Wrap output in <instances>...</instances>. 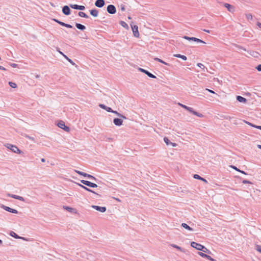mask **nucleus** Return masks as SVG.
<instances>
[{"instance_id":"nucleus-57","label":"nucleus","mask_w":261,"mask_h":261,"mask_svg":"<svg viewBox=\"0 0 261 261\" xmlns=\"http://www.w3.org/2000/svg\"><path fill=\"white\" fill-rule=\"evenodd\" d=\"M173 147H175V146H177V144L175 143H173V142H171V144H170Z\"/></svg>"},{"instance_id":"nucleus-42","label":"nucleus","mask_w":261,"mask_h":261,"mask_svg":"<svg viewBox=\"0 0 261 261\" xmlns=\"http://www.w3.org/2000/svg\"><path fill=\"white\" fill-rule=\"evenodd\" d=\"M53 20L55 22L58 23V24H59L60 25H61L62 26V24L63 23V22L62 21H60L59 20L57 19H56V18H54L53 19Z\"/></svg>"},{"instance_id":"nucleus-53","label":"nucleus","mask_w":261,"mask_h":261,"mask_svg":"<svg viewBox=\"0 0 261 261\" xmlns=\"http://www.w3.org/2000/svg\"><path fill=\"white\" fill-rule=\"evenodd\" d=\"M87 182V180H84V179L81 180V182L83 184L85 185H86V182Z\"/></svg>"},{"instance_id":"nucleus-40","label":"nucleus","mask_w":261,"mask_h":261,"mask_svg":"<svg viewBox=\"0 0 261 261\" xmlns=\"http://www.w3.org/2000/svg\"><path fill=\"white\" fill-rule=\"evenodd\" d=\"M9 85L13 88H15L17 87V85L16 83H13L12 82H9Z\"/></svg>"},{"instance_id":"nucleus-50","label":"nucleus","mask_w":261,"mask_h":261,"mask_svg":"<svg viewBox=\"0 0 261 261\" xmlns=\"http://www.w3.org/2000/svg\"><path fill=\"white\" fill-rule=\"evenodd\" d=\"M119 117L121 119H126L127 118L123 115L120 114V115H119Z\"/></svg>"},{"instance_id":"nucleus-35","label":"nucleus","mask_w":261,"mask_h":261,"mask_svg":"<svg viewBox=\"0 0 261 261\" xmlns=\"http://www.w3.org/2000/svg\"><path fill=\"white\" fill-rule=\"evenodd\" d=\"M201 251L203 252V253H207V254H212V252L211 251L208 250V249H207L205 246H203V248L202 249Z\"/></svg>"},{"instance_id":"nucleus-3","label":"nucleus","mask_w":261,"mask_h":261,"mask_svg":"<svg viewBox=\"0 0 261 261\" xmlns=\"http://www.w3.org/2000/svg\"><path fill=\"white\" fill-rule=\"evenodd\" d=\"M57 125L59 127L63 129L65 131L68 132L70 130V128L65 125V122L62 120H60L57 123Z\"/></svg>"},{"instance_id":"nucleus-6","label":"nucleus","mask_w":261,"mask_h":261,"mask_svg":"<svg viewBox=\"0 0 261 261\" xmlns=\"http://www.w3.org/2000/svg\"><path fill=\"white\" fill-rule=\"evenodd\" d=\"M131 28L133 32V35L135 37L138 38L139 37V33L138 31V27L136 24H131Z\"/></svg>"},{"instance_id":"nucleus-12","label":"nucleus","mask_w":261,"mask_h":261,"mask_svg":"<svg viewBox=\"0 0 261 261\" xmlns=\"http://www.w3.org/2000/svg\"><path fill=\"white\" fill-rule=\"evenodd\" d=\"M92 208L96 210L97 211L100 212L101 213H104L106 211L107 208L106 206H100L98 205H93L91 206Z\"/></svg>"},{"instance_id":"nucleus-54","label":"nucleus","mask_w":261,"mask_h":261,"mask_svg":"<svg viewBox=\"0 0 261 261\" xmlns=\"http://www.w3.org/2000/svg\"><path fill=\"white\" fill-rule=\"evenodd\" d=\"M121 11H124L125 10V6L124 5H121Z\"/></svg>"},{"instance_id":"nucleus-20","label":"nucleus","mask_w":261,"mask_h":261,"mask_svg":"<svg viewBox=\"0 0 261 261\" xmlns=\"http://www.w3.org/2000/svg\"><path fill=\"white\" fill-rule=\"evenodd\" d=\"M90 14L93 17H96L98 15V10L96 9H93L89 11Z\"/></svg>"},{"instance_id":"nucleus-24","label":"nucleus","mask_w":261,"mask_h":261,"mask_svg":"<svg viewBox=\"0 0 261 261\" xmlns=\"http://www.w3.org/2000/svg\"><path fill=\"white\" fill-rule=\"evenodd\" d=\"M193 177L195 179H199V180H202V181H204L205 183H207V181L205 178L201 177L198 174H194L193 175Z\"/></svg>"},{"instance_id":"nucleus-9","label":"nucleus","mask_w":261,"mask_h":261,"mask_svg":"<svg viewBox=\"0 0 261 261\" xmlns=\"http://www.w3.org/2000/svg\"><path fill=\"white\" fill-rule=\"evenodd\" d=\"M191 246L193 248L196 249L197 250L201 251L203 246L200 244L197 243L195 242H192L191 243Z\"/></svg>"},{"instance_id":"nucleus-8","label":"nucleus","mask_w":261,"mask_h":261,"mask_svg":"<svg viewBox=\"0 0 261 261\" xmlns=\"http://www.w3.org/2000/svg\"><path fill=\"white\" fill-rule=\"evenodd\" d=\"M186 110L188 111L189 112L192 113L193 115H196L200 118L203 117V114L194 111L192 108L188 107L187 108H186Z\"/></svg>"},{"instance_id":"nucleus-34","label":"nucleus","mask_w":261,"mask_h":261,"mask_svg":"<svg viewBox=\"0 0 261 261\" xmlns=\"http://www.w3.org/2000/svg\"><path fill=\"white\" fill-rule=\"evenodd\" d=\"M120 24L123 28H125L126 29H128V28H129L128 25H127V24L125 22H124L123 21H120Z\"/></svg>"},{"instance_id":"nucleus-30","label":"nucleus","mask_w":261,"mask_h":261,"mask_svg":"<svg viewBox=\"0 0 261 261\" xmlns=\"http://www.w3.org/2000/svg\"><path fill=\"white\" fill-rule=\"evenodd\" d=\"M173 56H174V57H177V58H180V59H182L184 61H186L187 59V57L186 56L182 55H180V54H175Z\"/></svg>"},{"instance_id":"nucleus-29","label":"nucleus","mask_w":261,"mask_h":261,"mask_svg":"<svg viewBox=\"0 0 261 261\" xmlns=\"http://www.w3.org/2000/svg\"><path fill=\"white\" fill-rule=\"evenodd\" d=\"M171 245L173 248H175L178 249V250L180 251L181 252H184V253L186 252V250L185 249L182 248L180 247H179V246H177L176 245L171 244Z\"/></svg>"},{"instance_id":"nucleus-51","label":"nucleus","mask_w":261,"mask_h":261,"mask_svg":"<svg viewBox=\"0 0 261 261\" xmlns=\"http://www.w3.org/2000/svg\"><path fill=\"white\" fill-rule=\"evenodd\" d=\"M178 105L181 106L182 108H183L184 109H186V108H187L188 106L185 105H183L182 103H178Z\"/></svg>"},{"instance_id":"nucleus-45","label":"nucleus","mask_w":261,"mask_h":261,"mask_svg":"<svg viewBox=\"0 0 261 261\" xmlns=\"http://www.w3.org/2000/svg\"><path fill=\"white\" fill-rule=\"evenodd\" d=\"M242 183L244 184H252V183L248 180H246V179H244L242 180Z\"/></svg>"},{"instance_id":"nucleus-48","label":"nucleus","mask_w":261,"mask_h":261,"mask_svg":"<svg viewBox=\"0 0 261 261\" xmlns=\"http://www.w3.org/2000/svg\"><path fill=\"white\" fill-rule=\"evenodd\" d=\"M111 113H113L114 114H115L117 116H119L120 115V113L118 112L117 111H114L112 110V112H110Z\"/></svg>"},{"instance_id":"nucleus-64","label":"nucleus","mask_w":261,"mask_h":261,"mask_svg":"<svg viewBox=\"0 0 261 261\" xmlns=\"http://www.w3.org/2000/svg\"><path fill=\"white\" fill-rule=\"evenodd\" d=\"M41 161L42 162H45V159L42 158V159H41Z\"/></svg>"},{"instance_id":"nucleus-41","label":"nucleus","mask_w":261,"mask_h":261,"mask_svg":"<svg viewBox=\"0 0 261 261\" xmlns=\"http://www.w3.org/2000/svg\"><path fill=\"white\" fill-rule=\"evenodd\" d=\"M62 26L66 27L67 28H73V27L71 24L65 23L64 22L62 24Z\"/></svg>"},{"instance_id":"nucleus-49","label":"nucleus","mask_w":261,"mask_h":261,"mask_svg":"<svg viewBox=\"0 0 261 261\" xmlns=\"http://www.w3.org/2000/svg\"><path fill=\"white\" fill-rule=\"evenodd\" d=\"M255 68L258 71H261V64H259L258 65H257Z\"/></svg>"},{"instance_id":"nucleus-39","label":"nucleus","mask_w":261,"mask_h":261,"mask_svg":"<svg viewBox=\"0 0 261 261\" xmlns=\"http://www.w3.org/2000/svg\"><path fill=\"white\" fill-rule=\"evenodd\" d=\"M193 41L197 42H198V43H203V44H205L206 43L204 41H203V40H201L200 39L195 38V37H194V40Z\"/></svg>"},{"instance_id":"nucleus-33","label":"nucleus","mask_w":261,"mask_h":261,"mask_svg":"<svg viewBox=\"0 0 261 261\" xmlns=\"http://www.w3.org/2000/svg\"><path fill=\"white\" fill-rule=\"evenodd\" d=\"M78 15L79 16L81 17H84V18H88L89 16L88 15H87L85 13L83 12H79V13H78Z\"/></svg>"},{"instance_id":"nucleus-18","label":"nucleus","mask_w":261,"mask_h":261,"mask_svg":"<svg viewBox=\"0 0 261 261\" xmlns=\"http://www.w3.org/2000/svg\"><path fill=\"white\" fill-rule=\"evenodd\" d=\"M224 6L230 12L233 13L235 11L234 7L229 4L225 3Z\"/></svg>"},{"instance_id":"nucleus-14","label":"nucleus","mask_w":261,"mask_h":261,"mask_svg":"<svg viewBox=\"0 0 261 261\" xmlns=\"http://www.w3.org/2000/svg\"><path fill=\"white\" fill-rule=\"evenodd\" d=\"M198 254L202 257H204V258H206V259L211 260V261H216V259H215L214 258H212L211 256L208 255V254H206L203 252H198Z\"/></svg>"},{"instance_id":"nucleus-25","label":"nucleus","mask_w":261,"mask_h":261,"mask_svg":"<svg viewBox=\"0 0 261 261\" xmlns=\"http://www.w3.org/2000/svg\"><path fill=\"white\" fill-rule=\"evenodd\" d=\"M230 167L242 174H244L245 175H247L248 174L245 172V171H243V170H240V169L238 168L236 166H234V165H230Z\"/></svg>"},{"instance_id":"nucleus-63","label":"nucleus","mask_w":261,"mask_h":261,"mask_svg":"<svg viewBox=\"0 0 261 261\" xmlns=\"http://www.w3.org/2000/svg\"><path fill=\"white\" fill-rule=\"evenodd\" d=\"M257 147L258 148L261 149V145H257Z\"/></svg>"},{"instance_id":"nucleus-58","label":"nucleus","mask_w":261,"mask_h":261,"mask_svg":"<svg viewBox=\"0 0 261 261\" xmlns=\"http://www.w3.org/2000/svg\"><path fill=\"white\" fill-rule=\"evenodd\" d=\"M257 25L259 28H261V23L259 22H257Z\"/></svg>"},{"instance_id":"nucleus-1","label":"nucleus","mask_w":261,"mask_h":261,"mask_svg":"<svg viewBox=\"0 0 261 261\" xmlns=\"http://www.w3.org/2000/svg\"><path fill=\"white\" fill-rule=\"evenodd\" d=\"M75 171L77 173H78L79 175H82L85 177H87L89 179H92L97 183H99V182H100V181L99 180H98V179H97L96 178H95L94 176H93L92 175L89 174L88 173H85V172L79 171V170H75Z\"/></svg>"},{"instance_id":"nucleus-37","label":"nucleus","mask_w":261,"mask_h":261,"mask_svg":"<svg viewBox=\"0 0 261 261\" xmlns=\"http://www.w3.org/2000/svg\"><path fill=\"white\" fill-rule=\"evenodd\" d=\"M164 141L167 145H169L171 144V142L166 137H164Z\"/></svg>"},{"instance_id":"nucleus-61","label":"nucleus","mask_w":261,"mask_h":261,"mask_svg":"<svg viewBox=\"0 0 261 261\" xmlns=\"http://www.w3.org/2000/svg\"><path fill=\"white\" fill-rule=\"evenodd\" d=\"M243 121H244V122L245 123H246V124H248H248H249V122H248V121H246V120H243Z\"/></svg>"},{"instance_id":"nucleus-59","label":"nucleus","mask_w":261,"mask_h":261,"mask_svg":"<svg viewBox=\"0 0 261 261\" xmlns=\"http://www.w3.org/2000/svg\"><path fill=\"white\" fill-rule=\"evenodd\" d=\"M0 69L3 70H6V69L2 66H0Z\"/></svg>"},{"instance_id":"nucleus-28","label":"nucleus","mask_w":261,"mask_h":261,"mask_svg":"<svg viewBox=\"0 0 261 261\" xmlns=\"http://www.w3.org/2000/svg\"><path fill=\"white\" fill-rule=\"evenodd\" d=\"M75 27L81 31H84L86 29V27L84 25H83L79 23H75Z\"/></svg>"},{"instance_id":"nucleus-52","label":"nucleus","mask_w":261,"mask_h":261,"mask_svg":"<svg viewBox=\"0 0 261 261\" xmlns=\"http://www.w3.org/2000/svg\"><path fill=\"white\" fill-rule=\"evenodd\" d=\"M10 65L13 68H16L18 66V65L15 63H11Z\"/></svg>"},{"instance_id":"nucleus-44","label":"nucleus","mask_w":261,"mask_h":261,"mask_svg":"<svg viewBox=\"0 0 261 261\" xmlns=\"http://www.w3.org/2000/svg\"><path fill=\"white\" fill-rule=\"evenodd\" d=\"M256 249L257 251L261 253V246L260 245H256Z\"/></svg>"},{"instance_id":"nucleus-32","label":"nucleus","mask_w":261,"mask_h":261,"mask_svg":"<svg viewBox=\"0 0 261 261\" xmlns=\"http://www.w3.org/2000/svg\"><path fill=\"white\" fill-rule=\"evenodd\" d=\"M82 188L84 189V190H85L86 191H88V192H91V193H94V194H96V195H99V196L100 195H99L98 194H97V193H96L95 192H94L93 190L87 188V187L86 186H83L82 187Z\"/></svg>"},{"instance_id":"nucleus-47","label":"nucleus","mask_w":261,"mask_h":261,"mask_svg":"<svg viewBox=\"0 0 261 261\" xmlns=\"http://www.w3.org/2000/svg\"><path fill=\"white\" fill-rule=\"evenodd\" d=\"M197 66H198L199 67L201 68L202 69H204L205 68L204 65H203L202 63H198Z\"/></svg>"},{"instance_id":"nucleus-11","label":"nucleus","mask_w":261,"mask_h":261,"mask_svg":"<svg viewBox=\"0 0 261 261\" xmlns=\"http://www.w3.org/2000/svg\"><path fill=\"white\" fill-rule=\"evenodd\" d=\"M70 6L65 5L62 8V12L65 15H69L71 13V10L70 9Z\"/></svg>"},{"instance_id":"nucleus-46","label":"nucleus","mask_w":261,"mask_h":261,"mask_svg":"<svg viewBox=\"0 0 261 261\" xmlns=\"http://www.w3.org/2000/svg\"><path fill=\"white\" fill-rule=\"evenodd\" d=\"M246 16L248 19H252V15L251 14H246Z\"/></svg>"},{"instance_id":"nucleus-60","label":"nucleus","mask_w":261,"mask_h":261,"mask_svg":"<svg viewBox=\"0 0 261 261\" xmlns=\"http://www.w3.org/2000/svg\"><path fill=\"white\" fill-rule=\"evenodd\" d=\"M256 128H257V129H259L261 130V126H260V125H256Z\"/></svg>"},{"instance_id":"nucleus-31","label":"nucleus","mask_w":261,"mask_h":261,"mask_svg":"<svg viewBox=\"0 0 261 261\" xmlns=\"http://www.w3.org/2000/svg\"><path fill=\"white\" fill-rule=\"evenodd\" d=\"M181 226L182 227H183L184 228H185V229L188 230H190V231H193V229L192 228H191V227H190L188 224H187L186 223H182L181 225Z\"/></svg>"},{"instance_id":"nucleus-15","label":"nucleus","mask_w":261,"mask_h":261,"mask_svg":"<svg viewBox=\"0 0 261 261\" xmlns=\"http://www.w3.org/2000/svg\"><path fill=\"white\" fill-rule=\"evenodd\" d=\"M113 123L116 126H120L123 124V120L120 118H115L113 119Z\"/></svg>"},{"instance_id":"nucleus-21","label":"nucleus","mask_w":261,"mask_h":261,"mask_svg":"<svg viewBox=\"0 0 261 261\" xmlns=\"http://www.w3.org/2000/svg\"><path fill=\"white\" fill-rule=\"evenodd\" d=\"M9 234H10L11 237H13V238H15V239H19L24 240V238L19 236L17 233H16L15 232H14V231H11L10 232Z\"/></svg>"},{"instance_id":"nucleus-4","label":"nucleus","mask_w":261,"mask_h":261,"mask_svg":"<svg viewBox=\"0 0 261 261\" xmlns=\"http://www.w3.org/2000/svg\"><path fill=\"white\" fill-rule=\"evenodd\" d=\"M1 207L5 211L13 214H18V212L15 209L12 208L9 206H6L4 204H1Z\"/></svg>"},{"instance_id":"nucleus-5","label":"nucleus","mask_w":261,"mask_h":261,"mask_svg":"<svg viewBox=\"0 0 261 261\" xmlns=\"http://www.w3.org/2000/svg\"><path fill=\"white\" fill-rule=\"evenodd\" d=\"M107 12L110 14H114L116 13V9L114 5H109L107 8Z\"/></svg>"},{"instance_id":"nucleus-56","label":"nucleus","mask_w":261,"mask_h":261,"mask_svg":"<svg viewBox=\"0 0 261 261\" xmlns=\"http://www.w3.org/2000/svg\"><path fill=\"white\" fill-rule=\"evenodd\" d=\"M206 90H207L210 93H214V94L215 93V92L214 91H213L212 90L208 89H206Z\"/></svg>"},{"instance_id":"nucleus-22","label":"nucleus","mask_w":261,"mask_h":261,"mask_svg":"<svg viewBox=\"0 0 261 261\" xmlns=\"http://www.w3.org/2000/svg\"><path fill=\"white\" fill-rule=\"evenodd\" d=\"M58 50L59 52V53L60 54H61L70 63H71L72 65H75V63H74V62L71 59L69 58L66 55L64 54L62 51H60L59 50Z\"/></svg>"},{"instance_id":"nucleus-26","label":"nucleus","mask_w":261,"mask_h":261,"mask_svg":"<svg viewBox=\"0 0 261 261\" xmlns=\"http://www.w3.org/2000/svg\"><path fill=\"white\" fill-rule=\"evenodd\" d=\"M237 100L240 102L245 103L247 102V99L245 98L240 95L237 96Z\"/></svg>"},{"instance_id":"nucleus-16","label":"nucleus","mask_w":261,"mask_h":261,"mask_svg":"<svg viewBox=\"0 0 261 261\" xmlns=\"http://www.w3.org/2000/svg\"><path fill=\"white\" fill-rule=\"evenodd\" d=\"M7 196L8 197H11V198H13L14 199L20 200L21 201H25L24 198L23 197H21V196H18V195L11 194H8Z\"/></svg>"},{"instance_id":"nucleus-38","label":"nucleus","mask_w":261,"mask_h":261,"mask_svg":"<svg viewBox=\"0 0 261 261\" xmlns=\"http://www.w3.org/2000/svg\"><path fill=\"white\" fill-rule=\"evenodd\" d=\"M183 38H184L187 40H189V41H194V37H189L187 36H184L183 37Z\"/></svg>"},{"instance_id":"nucleus-13","label":"nucleus","mask_w":261,"mask_h":261,"mask_svg":"<svg viewBox=\"0 0 261 261\" xmlns=\"http://www.w3.org/2000/svg\"><path fill=\"white\" fill-rule=\"evenodd\" d=\"M70 7L75 10H84L85 7L82 5H78L77 4H70Z\"/></svg>"},{"instance_id":"nucleus-2","label":"nucleus","mask_w":261,"mask_h":261,"mask_svg":"<svg viewBox=\"0 0 261 261\" xmlns=\"http://www.w3.org/2000/svg\"><path fill=\"white\" fill-rule=\"evenodd\" d=\"M7 148L10 149L12 152L14 153H17L19 154H21L23 153L22 151H21L16 146L13 145L12 144H8L7 146Z\"/></svg>"},{"instance_id":"nucleus-27","label":"nucleus","mask_w":261,"mask_h":261,"mask_svg":"<svg viewBox=\"0 0 261 261\" xmlns=\"http://www.w3.org/2000/svg\"><path fill=\"white\" fill-rule=\"evenodd\" d=\"M86 186H87L89 187H90V188H97V184L92 182L88 180H87Z\"/></svg>"},{"instance_id":"nucleus-10","label":"nucleus","mask_w":261,"mask_h":261,"mask_svg":"<svg viewBox=\"0 0 261 261\" xmlns=\"http://www.w3.org/2000/svg\"><path fill=\"white\" fill-rule=\"evenodd\" d=\"M138 70L140 71L145 73V74H146L148 76H149L150 78H152V79L156 78V77L154 75H153V74H152L151 73H150V72H149L147 70H145V69H143L142 68H139Z\"/></svg>"},{"instance_id":"nucleus-43","label":"nucleus","mask_w":261,"mask_h":261,"mask_svg":"<svg viewBox=\"0 0 261 261\" xmlns=\"http://www.w3.org/2000/svg\"><path fill=\"white\" fill-rule=\"evenodd\" d=\"M235 46L239 49H243V50H245L246 51V48H244L243 47L240 46V45H237V44H235Z\"/></svg>"},{"instance_id":"nucleus-36","label":"nucleus","mask_w":261,"mask_h":261,"mask_svg":"<svg viewBox=\"0 0 261 261\" xmlns=\"http://www.w3.org/2000/svg\"><path fill=\"white\" fill-rule=\"evenodd\" d=\"M154 60L155 61H156L159 62H160V63H163V64H165V65H169V64H168V63H166V62H164V61H163L162 60H161V59H159V58H154Z\"/></svg>"},{"instance_id":"nucleus-55","label":"nucleus","mask_w":261,"mask_h":261,"mask_svg":"<svg viewBox=\"0 0 261 261\" xmlns=\"http://www.w3.org/2000/svg\"><path fill=\"white\" fill-rule=\"evenodd\" d=\"M248 125L251 126H252V127H254V128H256V125H255V124H253V123H252L251 122H249Z\"/></svg>"},{"instance_id":"nucleus-19","label":"nucleus","mask_w":261,"mask_h":261,"mask_svg":"<svg viewBox=\"0 0 261 261\" xmlns=\"http://www.w3.org/2000/svg\"><path fill=\"white\" fill-rule=\"evenodd\" d=\"M63 207V208L64 210H67L69 212L74 213H77L76 210L75 208H72L71 207L68 206H64V205Z\"/></svg>"},{"instance_id":"nucleus-17","label":"nucleus","mask_w":261,"mask_h":261,"mask_svg":"<svg viewBox=\"0 0 261 261\" xmlns=\"http://www.w3.org/2000/svg\"><path fill=\"white\" fill-rule=\"evenodd\" d=\"M105 5V0H96L95 2V6L98 8H102Z\"/></svg>"},{"instance_id":"nucleus-62","label":"nucleus","mask_w":261,"mask_h":261,"mask_svg":"<svg viewBox=\"0 0 261 261\" xmlns=\"http://www.w3.org/2000/svg\"><path fill=\"white\" fill-rule=\"evenodd\" d=\"M203 31L204 32H207V33H210V31L208 30H206V29H204L203 30Z\"/></svg>"},{"instance_id":"nucleus-7","label":"nucleus","mask_w":261,"mask_h":261,"mask_svg":"<svg viewBox=\"0 0 261 261\" xmlns=\"http://www.w3.org/2000/svg\"><path fill=\"white\" fill-rule=\"evenodd\" d=\"M186 110L188 111L189 112L192 113L193 115H196L200 118L203 117V114L194 111L192 108L188 107L187 108H186Z\"/></svg>"},{"instance_id":"nucleus-23","label":"nucleus","mask_w":261,"mask_h":261,"mask_svg":"<svg viewBox=\"0 0 261 261\" xmlns=\"http://www.w3.org/2000/svg\"><path fill=\"white\" fill-rule=\"evenodd\" d=\"M99 106L102 109L106 110L108 112H112V109L110 107H108L105 105L104 104H99Z\"/></svg>"}]
</instances>
